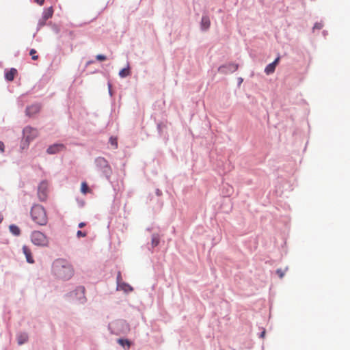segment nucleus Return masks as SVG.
<instances>
[{"label": "nucleus", "instance_id": "f257e3e1", "mask_svg": "<svg viewBox=\"0 0 350 350\" xmlns=\"http://www.w3.org/2000/svg\"><path fill=\"white\" fill-rule=\"evenodd\" d=\"M52 270L55 275L64 280L70 279L74 275L72 265L63 259L55 260L53 263Z\"/></svg>", "mask_w": 350, "mask_h": 350}, {"label": "nucleus", "instance_id": "f03ea898", "mask_svg": "<svg viewBox=\"0 0 350 350\" xmlns=\"http://www.w3.org/2000/svg\"><path fill=\"white\" fill-rule=\"evenodd\" d=\"M30 215L32 220L40 226H45L48 222V217L44 207L39 204L33 205Z\"/></svg>", "mask_w": 350, "mask_h": 350}, {"label": "nucleus", "instance_id": "7ed1b4c3", "mask_svg": "<svg viewBox=\"0 0 350 350\" xmlns=\"http://www.w3.org/2000/svg\"><path fill=\"white\" fill-rule=\"evenodd\" d=\"M31 243L41 247H49L50 243L49 238L42 232L39 230H33L30 235Z\"/></svg>", "mask_w": 350, "mask_h": 350}, {"label": "nucleus", "instance_id": "20e7f679", "mask_svg": "<svg viewBox=\"0 0 350 350\" xmlns=\"http://www.w3.org/2000/svg\"><path fill=\"white\" fill-rule=\"evenodd\" d=\"M39 135L38 131L36 128L27 126L23 131V148L28 147L29 143L35 139Z\"/></svg>", "mask_w": 350, "mask_h": 350}, {"label": "nucleus", "instance_id": "39448f33", "mask_svg": "<svg viewBox=\"0 0 350 350\" xmlns=\"http://www.w3.org/2000/svg\"><path fill=\"white\" fill-rule=\"evenodd\" d=\"M96 167L100 170L105 176L109 178L111 174V168L108 161L103 157H98L95 160Z\"/></svg>", "mask_w": 350, "mask_h": 350}, {"label": "nucleus", "instance_id": "423d86ee", "mask_svg": "<svg viewBox=\"0 0 350 350\" xmlns=\"http://www.w3.org/2000/svg\"><path fill=\"white\" fill-rule=\"evenodd\" d=\"M48 183L42 181L38 186V196L41 201H44L47 198Z\"/></svg>", "mask_w": 350, "mask_h": 350}, {"label": "nucleus", "instance_id": "0eeeda50", "mask_svg": "<svg viewBox=\"0 0 350 350\" xmlns=\"http://www.w3.org/2000/svg\"><path fill=\"white\" fill-rule=\"evenodd\" d=\"M41 106L39 104H33L27 107L25 113L29 117H32L39 113Z\"/></svg>", "mask_w": 350, "mask_h": 350}, {"label": "nucleus", "instance_id": "6e6552de", "mask_svg": "<svg viewBox=\"0 0 350 350\" xmlns=\"http://www.w3.org/2000/svg\"><path fill=\"white\" fill-rule=\"evenodd\" d=\"M65 149V146L62 144H55L52 146H50L46 152L49 154H56L60 151H62Z\"/></svg>", "mask_w": 350, "mask_h": 350}, {"label": "nucleus", "instance_id": "1a4fd4ad", "mask_svg": "<svg viewBox=\"0 0 350 350\" xmlns=\"http://www.w3.org/2000/svg\"><path fill=\"white\" fill-rule=\"evenodd\" d=\"M280 62V57H278L272 63L268 64L265 69V72L269 75L274 72L277 65Z\"/></svg>", "mask_w": 350, "mask_h": 350}, {"label": "nucleus", "instance_id": "9d476101", "mask_svg": "<svg viewBox=\"0 0 350 350\" xmlns=\"http://www.w3.org/2000/svg\"><path fill=\"white\" fill-rule=\"evenodd\" d=\"M23 252L26 257V260L29 263L33 264L34 262L33 258L31 255V251L29 247L27 245H23Z\"/></svg>", "mask_w": 350, "mask_h": 350}, {"label": "nucleus", "instance_id": "9b49d317", "mask_svg": "<svg viewBox=\"0 0 350 350\" xmlns=\"http://www.w3.org/2000/svg\"><path fill=\"white\" fill-rule=\"evenodd\" d=\"M117 289L124 291L126 293L131 292L133 290L132 286L122 282L118 283V284L117 285Z\"/></svg>", "mask_w": 350, "mask_h": 350}, {"label": "nucleus", "instance_id": "f8f14e48", "mask_svg": "<svg viewBox=\"0 0 350 350\" xmlns=\"http://www.w3.org/2000/svg\"><path fill=\"white\" fill-rule=\"evenodd\" d=\"M53 10L52 7H50L44 11L42 14V19L44 22L42 23V25H44L46 21H47L49 18H51L53 16Z\"/></svg>", "mask_w": 350, "mask_h": 350}, {"label": "nucleus", "instance_id": "ddd939ff", "mask_svg": "<svg viewBox=\"0 0 350 350\" xmlns=\"http://www.w3.org/2000/svg\"><path fill=\"white\" fill-rule=\"evenodd\" d=\"M211 25L210 19L207 16H203L201 20V27L204 30H207Z\"/></svg>", "mask_w": 350, "mask_h": 350}, {"label": "nucleus", "instance_id": "4468645a", "mask_svg": "<svg viewBox=\"0 0 350 350\" xmlns=\"http://www.w3.org/2000/svg\"><path fill=\"white\" fill-rule=\"evenodd\" d=\"M17 74V70L15 68H11L9 71H8L5 73V79L9 81H12L14 80L16 75Z\"/></svg>", "mask_w": 350, "mask_h": 350}, {"label": "nucleus", "instance_id": "2eb2a0df", "mask_svg": "<svg viewBox=\"0 0 350 350\" xmlns=\"http://www.w3.org/2000/svg\"><path fill=\"white\" fill-rule=\"evenodd\" d=\"M226 68H228L229 71L232 72L236 71L238 69L239 66H238V64H230L229 65H228V66H220L218 70L219 72H224V69Z\"/></svg>", "mask_w": 350, "mask_h": 350}, {"label": "nucleus", "instance_id": "dca6fc26", "mask_svg": "<svg viewBox=\"0 0 350 350\" xmlns=\"http://www.w3.org/2000/svg\"><path fill=\"white\" fill-rule=\"evenodd\" d=\"M9 229L10 231L15 236H19L21 234L20 228L14 224L10 225Z\"/></svg>", "mask_w": 350, "mask_h": 350}, {"label": "nucleus", "instance_id": "f3484780", "mask_svg": "<svg viewBox=\"0 0 350 350\" xmlns=\"http://www.w3.org/2000/svg\"><path fill=\"white\" fill-rule=\"evenodd\" d=\"M131 75L130 68L129 66H127L126 68H124L122 69L119 72V76L122 78H124L126 77H128Z\"/></svg>", "mask_w": 350, "mask_h": 350}, {"label": "nucleus", "instance_id": "a211bd4d", "mask_svg": "<svg viewBox=\"0 0 350 350\" xmlns=\"http://www.w3.org/2000/svg\"><path fill=\"white\" fill-rule=\"evenodd\" d=\"M27 339H28V336L25 334L18 335V338H17L18 345H21L24 344L25 342L27 341Z\"/></svg>", "mask_w": 350, "mask_h": 350}, {"label": "nucleus", "instance_id": "6ab92c4d", "mask_svg": "<svg viewBox=\"0 0 350 350\" xmlns=\"http://www.w3.org/2000/svg\"><path fill=\"white\" fill-rule=\"evenodd\" d=\"M159 237L158 234H153L152 237V247H156L159 243Z\"/></svg>", "mask_w": 350, "mask_h": 350}, {"label": "nucleus", "instance_id": "aec40b11", "mask_svg": "<svg viewBox=\"0 0 350 350\" xmlns=\"http://www.w3.org/2000/svg\"><path fill=\"white\" fill-rule=\"evenodd\" d=\"M118 342L122 347L126 346L127 348H129L131 346V342L128 340L120 338L118 340Z\"/></svg>", "mask_w": 350, "mask_h": 350}, {"label": "nucleus", "instance_id": "412c9836", "mask_svg": "<svg viewBox=\"0 0 350 350\" xmlns=\"http://www.w3.org/2000/svg\"><path fill=\"white\" fill-rule=\"evenodd\" d=\"M109 144L115 148H118V139L116 137H111L109 138Z\"/></svg>", "mask_w": 350, "mask_h": 350}, {"label": "nucleus", "instance_id": "4be33fe9", "mask_svg": "<svg viewBox=\"0 0 350 350\" xmlns=\"http://www.w3.org/2000/svg\"><path fill=\"white\" fill-rule=\"evenodd\" d=\"M89 191H90V189H89V187H88V186L87 183H85V182L82 183H81V191L83 193L85 194V193H87Z\"/></svg>", "mask_w": 350, "mask_h": 350}, {"label": "nucleus", "instance_id": "5701e85b", "mask_svg": "<svg viewBox=\"0 0 350 350\" xmlns=\"http://www.w3.org/2000/svg\"><path fill=\"white\" fill-rule=\"evenodd\" d=\"M36 51L33 49L30 50L29 54L31 56L32 59L37 60L38 59V56L36 55Z\"/></svg>", "mask_w": 350, "mask_h": 350}, {"label": "nucleus", "instance_id": "b1692460", "mask_svg": "<svg viewBox=\"0 0 350 350\" xmlns=\"http://www.w3.org/2000/svg\"><path fill=\"white\" fill-rule=\"evenodd\" d=\"M285 271H286V270H282L281 269H278L276 271V273L278 275L280 278H282L285 274Z\"/></svg>", "mask_w": 350, "mask_h": 350}, {"label": "nucleus", "instance_id": "393cba45", "mask_svg": "<svg viewBox=\"0 0 350 350\" xmlns=\"http://www.w3.org/2000/svg\"><path fill=\"white\" fill-rule=\"evenodd\" d=\"M77 236L78 238L85 237L87 236V233L85 232H82L81 230H78L77 232Z\"/></svg>", "mask_w": 350, "mask_h": 350}, {"label": "nucleus", "instance_id": "a878e982", "mask_svg": "<svg viewBox=\"0 0 350 350\" xmlns=\"http://www.w3.org/2000/svg\"><path fill=\"white\" fill-rule=\"evenodd\" d=\"M96 58L97 60L100 61V62L105 61L107 59L106 56L101 55V54L97 55Z\"/></svg>", "mask_w": 350, "mask_h": 350}, {"label": "nucleus", "instance_id": "bb28decb", "mask_svg": "<svg viewBox=\"0 0 350 350\" xmlns=\"http://www.w3.org/2000/svg\"><path fill=\"white\" fill-rule=\"evenodd\" d=\"M323 24L321 23H315V25H314V27L313 29H321L322 27H323Z\"/></svg>", "mask_w": 350, "mask_h": 350}, {"label": "nucleus", "instance_id": "cd10ccee", "mask_svg": "<svg viewBox=\"0 0 350 350\" xmlns=\"http://www.w3.org/2000/svg\"><path fill=\"white\" fill-rule=\"evenodd\" d=\"M122 282L121 273L119 271L117 275V284Z\"/></svg>", "mask_w": 350, "mask_h": 350}, {"label": "nucleus", "instance_id": "c85d7f7f", "mask_svg": "<svg viewBox=\"0 0 350 350\" xmlns=\"http://www.w3.org/2000/svg\"><path fill=\"white\" fill-rule=\"evenodd\" d=\"M4 148H5V146H4V144L0 141V151L1 152H4Z\"/></svg>", "mask_w": 350, "mask_h": 350}, {"label": "nucleus", "instance_id": "c756f323", "mask_svg": "<svg viewBox=\"0 0 350 350\" xmlns=\"http://www.w3.org/2000/svg\"><path fill=\"white\" fill-rule=\"evenodd\" d=\"M40 5H42L44 3V0H34Z\"/></svg>", "mask_w": 350, "mask_h": 350}, {"label": "nucleus", "instance_id": "7c9ffc66", "mask_svg": "<svg viewBox=\"0 0 350 350\" xmlns=\"http://www.w3.org/2000/svg\"><path fill=\"white\" fill-rule=\"evenodd\" d=\"M79 228H83L85 226V223L84 222H81L79 224Z\"/></svg>", "mask_w": 350, "mask_h": 350}, {"label": "nucleus", "instance_id": "2f4dec72", "mask_svg": "<svg viewBox=\"0 0 350 350\" xmlns=\"http://www.w3.org/2000/svg\"><path fill=\"white\" fill-rule=\"evenodd\" d=\"M3 220V216L0 214V224L1 223Z\"/></svg>", "mask_w": 350, "mask_h": 350}, {"label": "nucleus", "instance_id": "473e14b6", "mask_svg": "<svg viewBox=\"0 0 350 350\" xmlns=\"http://www.w3.org/2000/svg\"><path fill=\"white\" fill-rule=\"evenodd\" d=\"M265 334V332H263L262 333L261 336H264Z\"/></svg>", "mask_w": 350, "mask_h": 350}]
</instances>
